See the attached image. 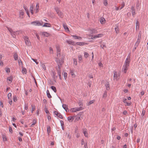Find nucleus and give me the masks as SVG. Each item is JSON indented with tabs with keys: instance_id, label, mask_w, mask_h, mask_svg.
Here are the masks:
<instances>
[{
	"instance_id": "f257e3e1",
	"label": "nucleus",
	"mask_w": 148,
	"mask_h": 148,
	"mask_svg": "<svg viewBox=\"0 0 148 148\" xmlns=\"http://www.w3.org/2000/svg\"><path fill=\"white\" fill-rule=\"evenodd\" d=\"M130 63V58H127L125 60V62L123 66V70L124 73L126 72L127 71L128 69Z\"/></svg>"
},
{
	"instance_id": "f03ea898",
	"label": "nucleus",
	"mask_w": 148,
	"mask_h": 148,
	"mask_svg": "<svg viewBox=\"0 0 148 148\" xmlns=\"http://www.w3.org/2000/svg\"><path fill=\"white\" fill-rule=\"evenodd\" d=\"M120 73L117 71H114V72L113 80L114 81H118L120 78Z\"/></svg>"
},
{
	"instance_id": "7ed1b4c3",
	"label": "nucleus",
	"mask_w": 148,
	"mask_h": 148,
	"mask_svg": "<svg viewBox=\"0 0 148 148\" xmlns=\"http://www.w3.org/2000/svg\"><path fill=\"white\" fill-rule=\"evenodd\" d=\"M84 108L81 106H80L79 108L75 107L71 108L70 110V111L72 112H75L77 111L82 110Z\"/></svg>"
},
{
	"instance_id": "20e7f679",
	"label": "nucleus",
	"mask_w": 148,
	"mask_h": 148,
	"mask_svg": "<svg viewBox=\"0 0 148 148\" xmlns=\"http://www.w3.org/2000/svg\"><path fill=\"white\" fill-rule=\"evenodd\" d=\"M43 23L41 21V22H40L39 21H36L32 22L31 24L35 26H41L42 25Z\"/></svg>"
},
{
	"instance_id": "39448f33",
	"label": "nucleus",
	"mask_w": 148,
	"mask_h": 148,
	"mask_svg": "<svg viewBox=\"0 0 148 148\" xmlns=\"http://www.w3.org/2000/svg\"><path fill=\"white\" fill-rule=\"evenodd\" d=\"M55 10L57 14H58V16L62 18L63 16V15L62 12L60 11L58 7H56L55 8Z\"/></svg>"
},
{
	"instance_id": "423d86ee",
	"label": "nucleus",
	"mask_w": 148,
	"mask_h": 148,
	"mask_svg": "<svg viewBox=\"0 0 148 148\" xmlns=\"http://www.w3.org/2000/svg\"><path fill=\"white\" fill-rule=\"evenodd\" d=\"M74 117L75 118V121L77 122L79 120H81L82 119V114H79L76 115L74 116Z\"/></svg>"
},
{
	"instance_id": "0eeeda50",
	"label": "nucleus",
	"mask_w": 148,
	"mask_h": 148,
	"mask_svg": "<svg viewBox=\"0 0 148 148\" xmlns=\"http://www.w3.org/2000/svg\"><path fill=\"white\" fill-rule=\"evenodd\" d=\"M56 61L57 62V63L58 64V67L59 68V69H60V67L62 65V64H63L64 63V61L63 60H60L58 58H56Z\"/></svg>"
},
{
	"instance_id": "6e6552de",
	"label": "nucleus",
	"mask_w": 148,
	"mask_h": 148,
	"mask_svg": "<svg viewBox=\"0 0 148 148\" xmlns=\"http://www.w3.org/2000/svg\"><path fill=\"white\" fill-rule=\"evenodd\" d=\"M24 39L26 45L30 46L31 45V43L30 42L27 36H25L24 38Z\"/></svg>"
},
{
	"instance_id": "1a4fd4ad",
	"label": "nucleus",
	"mask_w": 148,
	"mask_h": 148,
	"mask_svg": "<svg viewBox=\"0 0 148 148\" xmlns=\"http://www.w3.org/2000/svg\"><path fill=\"white\" fill-rule=\"evenodd\" d=\"M39 10V4L38 3H37L36 4V8L35 9H34V13H37L38 11Z\"/></svg>"
},
{
	"instance_id": "9d476101",
	"label": "nucleus",
	"mask_w": 148,
	"mask_h": 148,
	"mask_svg": "<svg viewBox=\"0 0 148 148\" xmlns=\"http://www.w3.org/2000/svg\"><path fill=\"white\" fill-rule=\"evenodd\" d=\"M103 36V34H97L95 35L92 37V38H100L102 37Z\"/></svg>"
},
{
	"instance_id": "9b49d317",
	"label": "nucleus",
	"mask_w": 148,
	"mask_h": 148,
	"mask_svg": "<svg viewBox=\"0 0 148 148\" xmlns=\"http://www.w3.org/2000/svg\"><path fill=\"white\" fill-rule=\"evenodd\" d=\"M13 78L12 76H10L7 78V81L8 83H11L13 80Z\"/></svg>"
},
{
	"instance_id": "f8f14e48",
	"label": "nucleus",
	"mask_w": 148,
	"mask_h": 148,
	"mask_svg": "<svg viewBox=\"0 0 148 148\" xmlns=\"http://www.w3.org/2000/svg\"><path fill=\"white\" fill-rule=\"evenodd\" d=\"M75 44L78 45L82 46L88 44L84 42H77L75 43Z\"/></svg>"
},
{
	"instance_id": "ddd939ff",
	"label": "nucleus",
	"mask_w": 148,
	"mask_h": 148,
	"mask_svg": "<svg viewBox=\"0 0 148 148\" xmlns=\"http://www.w3.org/2000/svg\"><path fill=\"white\" fill-rule=\"evenodd\" d=\"M105 86L107 90H109L110 89V83L108 82H106L105 83Z\"/></svg>"
},
{
	"instance_id": "4468645a",
	"label": "nucleus",
	"mask_w": 148,
	"mask_h": 148,
	"mask_svg": "<svg viewBox=\"0 0 148 148\" xmlns=\"http://www.w3.org/2000/svg\"><path fill=\"white\" fill-rule=\"evenodd\" d=\"M83 133H84V136L88 137V134L87 133V130L86 128H84L83 130Z\"/></svg>"
},
{
	"instance_id": "2eb2a0df",
	"label": "nucleus",
	"mask_w": 148,
	"mask_h": 148,
	"mask_svg": "<svg viewBox=\"0 0 148 148\" xmlns=\"http://www.w3.org/2000/svg\"><path fill=\"white\" fill-rule=\"evenodd\" d=\"M66 42L67 43L69 44L72 45H75V42L71 40H67Z\"/></svg>"
},
{
	"instance_id": "dca6fc26",
	"label": "nucleus",
	"mask_w": 148,
	"mask_h": 148,
	"mask_svg": "<svg viewBox=\"0 0 148 148\" xmlns=\"http://www.w3.org/2000/svg\"><path fill=\"white\" fill-rule=\"evenodd\" d=\"M131 9L132 10V15L134 17V16L136 14L135 10L134 8V7L133 6H132L131 7Z\"/></svg>"
},
{
	"instance_id": "f3484780",
	"label": "nucleus",
	"mask_w": 148,
	"mask_h": 148,
	"mask_svg": "<svg viewBox=\"0 0 148 148\" xmlns=\"http://www.w3.org/2000/svg\"><path fill=\"white\" fill-rule=\"evenodd\" d=\"M100 21L101 24H104L106 23V20L105 18L103 17L100 18Z\"/></svg>"
},
{
	"instance_id": "a211bd4d",
	"label": "nucleus",
	"mask_w": 148,
	"mask_h": 148,
	"mask_svg": "<svg viewBox=\"0 0 148 148\" xmlns=\"http://www.w3.org/2000/svg\"><path fill=\"white\" fill-rule=\"evenodd\" d=\"M67 119L69 122H72L74 119V116H69L68 117Z\"/></svg>"
},
{
	"instance_id": "6ab92c4d",
	"label": "nucleus",
	"mask_w": 148,
	"mask_h": 148,
	"mask_svg": "<svg viewBox=\"0 0 148 148\" xmlns=\"http://www.w3.org/2000/svg\"><path fill=\"white\" fill-rule=\"evenodd\" d=\"M74 70L73 69H70V73L72 76L73 77H75L76 76L74 73Z\"/></svg>"
},
{
	"instance_id": "aec40b11",
	"label": "nucleus",
	"mask_w": 148,
	"mask_h": 148,
	"mask_svg": "<svg viewBox=\"0 0 148 148\" xmlns=\"http://www.w3.org/2000/svg\"><path fill=\"white\" fill-rule=\"evenodd\" d=\"M42 27H51V25L49 23H45L42 25Z\"/></svg>"
},
{
	"instance_id": "412c9836",
	"label": "nucleus",
	"mask_w": 148,
	"mask_h": 148,
	"mask_svg": "<svg viewBox=\"0 0 148 148\" xmlns=\"http://www.w3.org/2000/svg\"><path fill=\"white\" fill-rule=\"evenodd\" d=\"M140 39L139 38H138L137 40V41L136 42L135 46H134V49H136V47H138V45L139 44L140 42Z\"/></svg>"
},
{
	"instance_id": "4be33fe9",
	"label": "nucleus",
	"mask_w": 148,
	"mask_h": 148,
	"mask_svg": "<svg viewBox=\"0 0 148 148\" xmlns=\"http://www.w3.org/2000/svg\"><path fill=\"white\" fill-rule=\"evenodd\" d=\"M63 26L64 29L66 32H67L69 31V29L68 27L67 26L66 24L64 23L63 24Z\"/></svg>"
},
{
	"instance_id": "5701e85b",
	"label": "nucleus",
	"mask_w": 148,
	"mask_h": 148,
	"mask_svg": "<svg viewBox=\"0 0 148 148\" xmlns=\"http://www.w3.org/2000/svg\"><path fill=\"white\" fill-rule=\"evenodd\" d=\"M71 36L74 38L75 39H79L81 40L82 39V38L80 36H78L76 35H72Z\"/></svg>"
},
{
	"instance_id": "b1692460",
	"label": "nucleus",
	"mask_w": 148,
	"mask_h": 148,
	"mask_svg": "<svg viewBox=\"0 0 148 148\" xmlns=\"http://www.w3.org/2000/svg\"><path fill=\"white\" fill-rule=\"evenodd\" d=\"M30 11L32 14H33L34 13V6L33 5H32L29 8Z\"/></svg>"
},
{
	"instance_id": "393cba45",
	"label": "nucleus",
	"mask_w": 148,
	"mask_h": 148,
	"mask_svg": "<svg viewBox=\"0 0 148 148\" xmlns=\"http://www.w3.org/2000/svg\"><path fill=\"white\" fill-rule=\"evenodd\" d=\"M20 17L21 18H23V16L24 14V13L23 10H21L19 12Z\"/></svg>"
},
{
	"instance_id": "a878e982",
	"label": "nucleus",
	"mask_w": 148,
	"mask_h": 148,
	"mask_svg": "<svg viewBox=\"0 0 148 148\" xmlns=\"http://www.w3.org/2000/svg\"><path fill=\"white\" fill-rule=\"evenodd\" d=\"M2 137L3 141H7V139L5 134H3L2 135Z\"/></svg>"
},
{
	"instance_id": "bb28decb",
	"label": "nucleus",
	"mask_w": 148,
	"mask_h": 148,
	"mask_svg": "<svg viewBox=\"0 0 148 148\" xmlns=\"http://www.w3.org/2000/svg\"><path fill=\"white\" fill-rule=\"evenodd\" d=\"M42 35L46 37H48L50 36V34L47 32H43L42 33Z\"/></svg>"
},
{
	"instance_id": "cd10ccee",
	"label": "nucleus",
	"mask_w": 148,
	"mask_h": 148,
	"mask_svg": "<svg viewBox=\"0 0 148 148\" xmlns=\"http://www.w3.org/2000/svg\"><path fill=\"white\" fill-rule=\"evenodd\" d=\"M79 62H81L82 61V57L81 55H79L78 56Z\"/></svg>"
},
{
	"instance_id": "c85d7f7f",
	"label": "nucleus",
	"mask_w": 148,
	"mask_h": 148,
	"mask_svg": "<svg viewBox=\"0 0 148 148\" xmlns=\"http://www.w3.org/2000/svg\"><path fill=\"white\" fill-rule=\"evenodd\" d=\"M62 107L65 109L66 112H67L68 106L66 104H63L62 105Z\"/></svg>"
},
{
	"instance_id": "c756f323",
	"label": "nucleus",
	"mask_w": 148,
	"mask_h": 148,
	"mask_svg": "<svg viewBox=\"0 0 148 148\" xmlns=\"http://www.w3.org/2000/svg\"><path fill=\"white\" fill-rule=\"evenodd\" d=\"M60 49L59 48H58L57 49V56L58 57L60 54Z\"/></svg>"
},
{
	"instance_id": "7c9ffc66",
	"label": "nucleus",
	"mask_w": 148,
	"mask_h": 148,
	"mask_svg": "<svg viewBox=\"0 0 148 148\" xmlns=\"http://www.w3.org/2000/svg\"><path fill=\"white\" fill-rule=\"evenodd\" d=\"M14 58L15 60H17L18 59V56L17 53H14Z\"/></svg>"
},
{
	"instance_id": "2f4dec72",
	"label": "nucleus",
	"mask_w": 148,
	"mask_h": 148,
	"mask_svg": "<svg viewBox=\"0 0 148 148\" xmlns=\"http://www.w3.org/2000/svg\"><path fill=\"white\" fill-rule=\"evenodd\" d=\"M46 92H47V95L48 97L49 98H51L52 97H51V95H50L49 90H47V91Z\"/></svg>"
},
{
	"instance_id": "473e14b6",
	"label": "nucleus",
	"mask_w": 148,
	"mask_h": 148,
	"mask_svg": "<svg viewBox=\"0 0 148 148\" xmlns=\"http://www.w3.org/2000/svg\"><path fill=\"white\" fill-rule=\"evenodd\" d=\"M41 66L44 71H45L46 70V66L44 64L42 63L41 64Z\"/></svg>"
},
{
	"instance_id": "72a5a7b5",
	"label": "nucleus",
	"mask_w": 148,
	"mask_h": 148,
	"mask_svg": "<svg viewBox=\"0 0 148 148\" xmlns=\"http://www.w3.org/2000/svg\"><path fill=\"white\" fill-rule=\"evenodd\" d=\"M100 47L101 48H102L103 49H104L105 48H106V43H103V44H102L101 45Z\"/></svg>"
},
{
	"instance_id": "f704fd0d",
	"label": "nucleus",
	"mask_w": 148,
	"mask_h": 148,
	"mask_svg": "<svg viewBox=\"0 0 148 148\" xmlns=\"http://www.w3.org/2000/svg\"><path fill=\"white\" fill-rule=\"evenodd\" d=\"M84 56L86 58H88L89 56V54L86 52H84Z\"/></svg>"
},
{
	"instance_id": "c9c22d12",
	"label": "nucleus",
	"mask_w": 148,
	"mask_h": 148,
	"mask_svg": "<svg viewBox=\"0 0 148 148\" xmlns=\"http://www.w3.org/2000/svg\"><path fill=\"white\" fill-rule=\"evenodd\" d=\"M125 6V3L124 2H122L121 4V6L119 7V9H122Z\"/></svg>"
},
{
	"instance_id": "e433bc0d",
	"label": "nucleus",
	"mask_w": 148,
	"mask_h": 148,
	"mask_svg": "<svg viewBox=\"0 0 148 148\" xmlns=\"http://www.w3.org/2000/svg\"><path fill=\"white\" fill-rule=\"evenodd\" d=\"M36 123V120H34L33 121L30 127H32L34 125H35Z\"/></svg>"
},
{
	"instance_id": "4c0bfd02",
	"label": "nucleus",
	"mask_w": 148,
	"mask_h": 148,
	"mask_svg": "<svg viewBox=\"0 0 148 148\" xmlns=\"http://www.w3.org/2000/svg\"><path fill=\"white\" fill-rule=\"evenodd\" d=\"M22 72L23 73L26 74L27 73V70L25 68H23Z\"/></svg>"
},
{
	"instance_id": "58836bf2",
	"label": "nucleus",
	"mask_w": 148,
	"mask_h": 148,
	"mask_svg": "<svg viewBox=\"0 0 148 148\" xmlns=\"http://www.w3.org/2000/svg\"><path fill=\"white\" fill-rule=\"evenodd\" d=\"M103 4L105 6H107L108 4V1L107 0H104L103 1Z\"/></svg>"
},
{
	"instance_id": "ea45409f",
	"label": "nucleus",
	"mask_w": 148,
	"mask_h": 148,
	"mask_svg": "<svg viewBox=\"0 0 148 148\" xmlns=\"http://www.w3.org/2000/svg\"><path fill=\"white\" fill-rule=\"evenodd\" d=\"M51 88L54 91V92H56V88L54 86H51Z\"/></svg>"
},
{
	"instance_id": "a19ab883",
	"label": "nucleus",
	"mask_w": 148,
	"mask_h": 148,
	"mask_svg": "<svg viewBox=\"0 0 148 148\" xmlns=\"http://www.w3.org/2000/svg\"><path fill=\"white\" fill-rule=\"evenodd\" d=\"M123 102L125 103V105L129 106V103L127 101V100L125 99H123Z\"/></svg>"
},
{
	"instance_id": "79ce46f5",
	"label": "nucleus",
	"mask_w": 148,
	"mask_h": 148,
	"mask_svg": "<svg viewBox=\"0 0 148 148\" xmlns=\"http://www.w3.org/2000/svg\"><path fill=\"white\" fill-rule=\"evenodd\" d=\"M107 96V92L106 91H105L103 95V98H105Z\"/></svg>"
},
{
	"instance_id": "37998d69",
	"label": "nucleus",
	"mask_w": 148,
	"mask_h": 148,
	"mask_svg": "<svg viewBox=\"0 0 148 148\" xmlns=\"http://www.w3.org/2000/svg\"><path fill=\"white\" fill-rule=\"evenodd\" d=\"M24 8L25 10V11L26 12L27 15L29 17L30 16H29V13L28 12V10L27 9V8L25 7H24Z\"/></svg>"
},
{
	"instance_id": "c03bdc74",
	"label": "nucleus",
	"mask_w": 148,
	"mask_h": 148,
	"mask_svg": "<svg viewBox=\"0 0 148 148\" xmlns=\"http://www.w3.org/2000/svg\"><path fill=\"white\" fill-rule=\"evenodd\" d=\"M8 99H11L12 98V94L11 93H9L8 95Z\"/></svg>"
},
{
	"instance_id": "a18cd8bd",
	"label": "nucleus",
	"mask_w": 148,
	"mask_h": 148,
	"mask_svg": "<svg viewBox=\"0 0 148 148\" xmlns=\"http://www.w3.org/2000/svg\"><path fill=\"white\" fill-rule=\"evenodd\" d=\"M73 63L76 66L77 65V60L75 59H74L73 60Z\"/></svg>"
},
{
	"instance_id": "49530a36",
	"label": "nucleus",
	"mask_w": 148,
	"mask_h": 148,
	"mask_svg": "<svg viewBox=\"0 0 148 148\" xmlns=\"http://www.w3.org/2000/svg\"><path fill=\"white\" fill-rule=\"evenodd\" d=\"M13 101L15 102H16L17 101V98L16 96H13Z\"/></svg>"
},
{
	"instance_id": "de8ad7c7",
	"label": "nucleus",
	"mask_w": 148,
	"mask_h": 148,
	"mask_svg": "<svg viewBox=\"0 0 148 148\" xmlns=\"http://www.w3.org/2000/svg\"><path fill=\"white\" fill-rule=\"evenodd\" d=\"M64 78L65 79H66L67 78V74L66 72H64Z\"/></svg>"
},
{
	"instance_id": "09e8293b",
	"label": "nucleus",
	"mask_w": 148,
	"mask_h": 148,
	"mask_svg": "<svg viewBox=\"0 0 148 148\" xmlns=\"http://www.w3.org/2000/svg\"><path fill=\"white\" fill-rule=\"evenodd\" d=\"M115 31L116 32V33L117 34H118L119 32V29L118 27H116L115 28Z\"/></svg>"
},
{
	"instance_id": "8fccbe9b",
	"label": "nucleus",
	"mask_w": 148,
	"mask_h": 148,
	"mask_svg": "<svg viewBox=\"0 0 148 148\" xmlns=\"http://www.w3.org/2000/svg\"><path fill=\"white\" fill-rule=\"evenodd\" d=\"M5 71L7 73H9L10 72V69L9 68H5Z\"/></svg>"
},
{
	"instance_id": "3c124183",
	"label": "nucleus",
	"mask_w": 148,
	"mask_h": 148,
	"mask_svg": "<svg viewBox=\"0 0 148 148\" xmlns=\"http://www.w3.org/2000/svg\"><path fill=\"white\" fill-rule=\"evenodd\" d=\"M94 102V101L93 100H91L89 101L88 104V105L89 106L90 105V104L93 103Z\"/></svg>"
},
{
	"instance_id": "603ef678",
	"label": "nucleus",
	"mask_w": 148,
	"mask_h": 148,
	"mask_svg": "<svg viewBox=\"0 0 148 148\" xmlns=\"http://www.w3.org/2000/svg\"><path fill=\"white\" fill-rule=\"evenodd\" d=\"M78 104L79 106H80V107L81 106L82 107L83 103L81 101H79Z\"/></svg>"
},
{
	"instance_id": "864d4df0",
	"label": "nucleus",
	"mask_w": 148,
	"mask_h": 148,
	"mask_svg": "<svg viewBox=\"0 0 148 148\" xmlns=\"http://www.w3.org/2000/svg\"><path fill=\"white\" fill-rule=\"evenodd\" d=\"M32 60L33 61H34L36 64H38V62L37 61V60L36 59H34L33 58H32Z\"/></svg>"
},
{
	"instance_id": "5fc2aeb1",
	"label": "nucleus",
	"mask_w": 148,
	"mask_h": 148,
	"mask_svg": "<svg viewBox=\"0 0 148 148\" xmlns=\"http://www.w3.org/2000/svg\"><path fill=\"white\" fill-rule=\"evenodd\" d=\"M49 52L50 53H53V49L51 47H50L49 48Z\"/></svg>"
},
{
	"instance_id": "6e6d98bb",
	"label": "nucleus",
	"mask_w": 148,
	"mask_h": 148,
	"mask_svg": "<svg viewBox=\"0 0 148 148\" xmlns=\"http://www.w3.org/2000/svg\"><path fill=\"white\" fill-rule=\"evenodd\" d=\"M57 116L59 117V118H60V119H62V116L59 113V114H58V115Z\"/></svg>"
},
{
	"instance_id": "4d7b16f0",
	"label": "nucleus",
	"mask_w": 148,
	"mask_h": 148,
	"mask_svg": "<svg viewBox=\"0 0 148 148\" xmlns=\"http://www.w3.org/2000/svg\"><path fill=\"white\" fill-rule=\"evenodd\" d=\"M8 103L10 105H11L12 104V100L11 99H8Z\"/></svg>"
},
{
	"instance_id": "13d9d810",
	"label": "nucleus",
	"mask_w": 148,
	"mask_h": 148,
	"mask_svg": "<svg viewBox=\"0 0 148 148\" xmlns=\"http://www.w3.org/2000/svg\"><path fill=\"white\" fill-rule=\"evenodd\" d=\"M145 110H143L142 111V114H141V116H143L144 115H145Z\"/></svg>"
},
{
	"instance_id": "bf43d9fd",
	"label": "nucleus",
	"mask_w": 148,
	"mask_h": 148,
	"mask_svg": "<svg viewBox=\"0 0 148 148\" xmlns=\"http://www.w3.org/2000/svg\"><path fill=\"white\" fill-rule=\"evenodd\" d=\"M32 108L31 112L32 113L33 112V111H34L35 109V107L34 106H32Z\"/></svg>"
},
{
	"instance_id": "052dcab7",
	"label": "nucleus",
	"mask_w": 148,
	"mask_h": 148,
	"mask_svg": "<svg viewBox=\"0 0 148 148\" xmlns=\"http://www.w3.org/2000/svg\"><path fill=\"white\" fill-rule=\"evenodd\" d=\"M9 132H11V133H12L13 132V131L12 127H9Z\"/></svg>"
},
{
	"instance_id": "680f3d73",
	"label": "nucleus",
	"mask_w": 148,
	"mask_h": 148,
	"mask_svg": "<svg viewBox=\"0 0 148 148\" xmlns=\"http://www.w3.org/2000/svg\"><path fill=\"white\" fill-rule=\"evenodd\" d=\"M98 64L100 67H103V64L101 62L99 63Z\"/></svg>"
},
{
	"instance_id": "e2e57ef3",
	"label": "nucleus",
	"mask_w": 148,
	"mask_h": 148,
	"mask_svg": "<svg viewBox=\"0 0 148 148\" xmlns=\"http://www.w3.org/2000/svg\"><path fill=\"white\" fill-rule=\"evenodd\" d=\"M45 112L47 114H49V110H48L47 109V108H45Z\"/></svg>"
},
{
	"instance_id": "0e129e2a",
	"label": "nucleus",
	"mask_w": 148,
	"mask_h": 148,
	"mask_svg": "<svg viewBox=\"0 0 148 148\" xmlns=\"http://www.w3.org/2000/svg\"><path fill=\"white\" fill-rule=\"evenodd\" d=\"M79 136H80L79 134L78 133V132H76V137L77 138H78L79 137Z\"/></svg>"
},
{
	"instance_id": "69168bd1",
	"label": "nucleus",
	"mask_w": 148,
	"mask_h": 148,
	"mask_svg": "<svg viewBox=\"0 0 148 148\" xmlns=\"http://www.w3.org/2000/svg\"><path fill=\"white\" fill-rule=\"evenodd\" d=\"M8 29L9 31L10 32V33H12V32H13L12 30L10 28L8 27Z\"/></svg>"
},
{
	"instance_id": "338daca9",
	"label": "nucleus",
	"mask_w": 148,
	"mask_h": 148,
	"mask_svg": "<svg viewBox=\"0 0 148 148\" xmlns=\"http://www.w3.org/2000/svg\"><path fill=\"white\" fill-rule=\"evenodd\" d=\"M14 33H15V32H12V33H11V35L14 38H15V36H15V34H14Z\"/></svg>"
},
{
	"instance_id": "774afa93",
	"label": "nucleus",
	"mask_w": 148,
	"mask_h": 148,
	"mask_svg": "<svg viewBox=\"0 0 148 148\" xmlns=\"http://www.w3.org/2000/svg\"><path fill=\"white\" fill-rule=\"evenodd\" d=\"M28 108V106L27 104H26L25 105V110H27Z\"/></svg>"
}]
</instances>
